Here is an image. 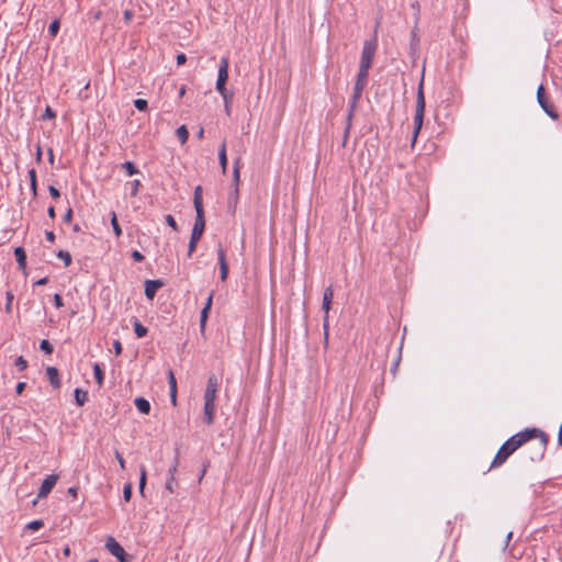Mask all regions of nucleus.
Segmentation results:
<instances>
[{
  "instance_id": "nucleus-1",
  "label": "nucleus",
  "mask_w": 562,
  "mask_h": 562,
  "mask_svg": "<svg viewBox=\"0 0 562 562\" xmlns=\"http://www.w3.org/2000/svg\"><path fill=\"white\" fill-rule=\"evenodd\" d=\"M535 434V430H527L517 432L514 436H512L509 439H507L499 450L497 451L496 456L494 457L491 465V469L498 468L503 465L506 460L520 447H522L525 443L530 441V436Z\"/></svg>"
},
{
  "instance_id": "nucleus-2",
  "label": "nucleus",
  "mask_w": 562,
  "mask_h": 562,
  "mask_svg": "<svg viewBox=\"0 0 562 562\" xmlns=\"http://www.w3.org/2000/svg\"><path fill=\"white\" fill-rule=\"evenodd\" d=\"M530 430H535V434L530 436V441L525 443L524 454L530 462H539L544 457L549 437L538 428H531Z\"/></svg>"
},
{
  "instance_id": "nucleus-3",
  "label": "nucleus",
  "mask_w": 562,
  "mask_h": 562,
  "mask_svg": "<svg viewBox=\"0 0 562 562\" xmlns=\"http://www.w3.org/2000/svg\"><path fill=\"white\" fill-rule=\"evenodd\" d=\"M425 113V97L423 90V80L419 83L417 90V100H416V111L414 117V132H413V143L416 140L417 135L422 128Z\"/></svg>"
},
{
  "instance_id": "nucleus-4",
  "label": "nucleus",
  "mask_w": 562,
  "mask_h": 562,
  "mask_svg": "<svg viewBox=\"0 0 562 562\" xmlns=\"http://www.w3.org/2000/svg\"><path fill=\"white\" fill-rule=\"evenodd\" d=\"M376 48H378L376 38L364 42L362 53H361L359 69L369 70L371 68Z\"/></svg>"
},
{
  "instance_id": "nucleus-5",
  "label": "nucleus",
  "mask_w": 562,
  "mask_h": 562,
  "mask_svg": "<svg viewBox=\"0 0 562 562\" xmlns=\"http://www.w3.org/2000/svg\"><path fill=\"white\" fill-rule=\"evenodd\" d=\"M228 67H229L228 58L222 57L220 60L218 76H217L216 87H215L220 94L229 93L225 87V85L228 80Z\"/></svg>"
},
{
  "instance_id": "nucleus-6",
  "label": "nucleus",
  "mask_w": 562,
  "mask_h": 562,
  "mask_svg": "<svg viewBox=\"0 0 562 562\" xmlns=\"http://www.w3.org/2000/svg\"><path fill=\"white\" fill-rule=\"evenodd\" d=\"M537 100L539 105L542 108V110L553 120H558L559 114L555 111L553 104L549 101L548 97L546 95L544 88L542 85L538 87L537 90Z\"/></svg>"
},
{
  "instance_id": "nucleus-7",
  "label": "nucleus",
  "mask_w": 562,
  "mask_h": 562,
  "mask_svg": "<svg viewBox=\"0 0 562 562\" xmlns=\"http://www.w3.org/2000/svg\"><path fill=\"white\" fill-rule=\"evenodd\" d=\"M105 548L117 560H120L121 562H124V560H125V550L123 549V547L113 537H109L106 539Z\"/></svg>"
},
{
  "instance_id": "nucleus-8",
  "label": "nucleus",
  "mask_w": 562,
  "mask_h": 562,
  "mask_svg": "<svg viewBox=\"0 0 562 562\" xmlns=\"http://www.w3.org/2000/svg\"><path fill=\"white\" fill-rule=\"evenodd\" d=\"M58 477L59 476L57 474L47 475L44 479V481L42 482V485H41L40 491L37 493V498H45V497H47L48 494L54 488V486L56 485V483L58 481Z\"/></svg>"
},
{
  "instance_id": "nucleus-9",
  "label": "nucleus",
  "mask_w": 562,
  "mask_h": 562,
  "mask_svg": "<svg viewBox=\"0 0 562 562\" xmlns=\"http://www.w3.org/2000/svg\"><path fill=\"white\" fill-rule=\"evenodd\" d=\"M333 297H334L333 288L331 286L326 288L324 291V294H323V304H322V308L325 312L324 324H323L325 330H327V327H328V313H329V310L331 306Z\"/></svg>"
},
{
  "instance_id": "nucleus-10",
  "label": "nucleus",
  "mask_w": 562,
  "mask_h": 562,
  "mask_svg": "<svg viewBox=\"0 0 562 562\" xmlns=\"http://www.w3.org/2000/svg\"><path fill=\"white\" fill-rule=\"evenodd\" d=\"M204 229H205L204 212H196L191 237L200 240L204 233Z\"/></svg>"
},
{
  "instance_id": "nucleus-11",
  "label": "nucleus",
  "mask_w": 562,
  "mask_h": 562,
  "mask_svg": "<svg viewBox=\"0 0 562 562\" xmlns=\"http://www.w3.org/2000/svg\"><path fill=\"white\" fill-rule=\"evenodd\" d=\"M218 266H220V278L221 281H226L228 276V263L226 260L225 250L220 246L217 248Z\"/></svg>"
},
{
  "instance_id": "nucleus-12",
  "label": "nucleus",
  "mask_w": 562,
  "mask_h": 562,
  "mask_svg": "<svg viewBox=\"0 0 562 562\" xmlns=\"http://www.w3.org/2000/svg\"><path fill=\"white\" fill-rule=\"evenodd\" d=\"M164 286V282L159 279L157 280H146L145 281V295L148 300H153L158 291V289Z\"/></svg>"
},
{
  "instance_id": "nucleus-13",
  "label": "nucleus",
  "mask_w": 562,
  "mask_h": 562,
  "mask_svg": "<svg viewBox=\"0 0 562 562\" xmlns=\"http://www.w3.org/2000/svg\"><path fill=\"white\" fill-rule=\"evenodd\" d=\"M215 411H216L215 403H204L202 422L205 425L211 426L214 423Z\"/></svg>"
},
{
  "instance_id": "nucleus-14",
  "label": "nucleus",
  "mask_w": 562,
  "mask_h": 562,
  "mask_svg": "<svg viewBox=\"0 0 562 562\" xmlns=\"http://www.w3.org/2000/svg\"><path fill=\"white\" fill-rule=\"evenodd\" d=\"M46 376L53 387H55V389L60 387L61 380L59 376V371L56 367H47L46 368Z\"/></svg>"
},
{
  "instance_id": "nucleus-15",
  "label": "nucleus",
  "mask_w": 562,
  "mask_h": 562,
  "mask_svg": "<svg viewBox=\"0 0 562 562\" xmlns=\"http://www.w3.org/2000/svg\"><path fill=\"white\" fill-rule=\"evenodd\" d=\"M212 302H213V292L210 293V295H209V297L206 300V303H205L204 307L201 311V316H200V327H201V330H204V328H205V323H206L207 315H209V312H210L211 306H212Z\"/></svg>"
},
{
  "instance_id": "nucleus-16",
  "label": "nucleus",
  "mask_w": 562,
  "mask_h": 562,
  "mask_svg": "<svg viewBox=\"0 0 562 562\" xmlns=\"http://www.w3.org/2000/svg\"><path fill=\"white\" fill-rule=\"evenodd\" d=\"M193 204L195 212H204L203 209V190L201 186L195 187L193 194Z\"/></svg>"
},
{
  "instance_id": "nucleus-17",
  "label": "nucleus",
  "mask_w": 562,
  "mask_h": 562,
  "mask_svg": "<svg viewBox=\"0 0 562 562\" xmlns=\"http://www.w3.org/2000/svg\"><path fill=\"white\" fill-rule=\"evenodd\" d=\"M369 77V70L359 69L356 83H355V90H364Z\"/></svg>"
},
{
  "instance_id": "nucleus-18",
  "label": "nucleus",
  "mask_w": 562,
  "mask_h": 562,
  "mask_svg": "<svg viewBox=\"0 0 562 562\" xmlns=\"http://www.w3.org/2000/svg\"><path fill=\"white\" fill-rule=\"evenodd\" d=\"M362 92H363L362 90H355L353 89L352 98H351L350 104H349L348 120H351V117L353 115V112L357 109L358 102L361 99Z\"/></svg>"
},
{
  "instance_id": "nucleus-19",
  "label": "nucleus",
  "mask_w": 562,
  "mask_h": 562,
  "mask_svg": "<svg viewBox=\"0 0 562 562\" xmlns=\"http://www.w3.org/2000/svg\"><path fill=\"white\" fill-rule=\"evenodd\" d=\"M240 166H241V159L238 157L234 161V169H233V181L235 184V198H237L238 194V183H239V176H240Z\"/></svg>"
},
{
  "instance_id": "nucleus-20",
  "label": "nucleus",
  "mask_w": 562,
  "mask_h": 562,
  "mask_svg": "<svg viewBox=\"0 0 562 562\" xmlns=\"http://www.w3.org/2000/svg\"><path fill=\"white\" fill-rule=\"evenodd\" d=\"M218 161L222 168V172L227 171V155H226V142L224 140L218 149Z\"/></svg>"
},
{
  "instance_id": "nucleus-21",
  "label": "nucleus",
  "mask_w": 562,
  "mask_h": 562,
  "mask_svg": "<svg viewBox=\"0 0 562 562\" xmlns=\"http://www.w3.org/2000/svg\"><path fill=\"white\" fill-rule=\"evenodd\" d=\"M134 403H135L136 408L142 414H145V415L149 414V412H150V403L146 398L137 397V398H135Z\"/></svg>"
},
{
  "instance_id": "nucleus-22",
  "label": "nucleus",
  "mask_w": 562,
  "mask_h": 562,
  "mask_svg": "<svg viewBox=\"0 0 562 562\" xmlns=\"http://www.w3.org/2000/svg\"><path fill=\"white\" fill-rule=\"evenodd\" d=\"M14 256L20 268L24 269L26 266V254L22 247L14 249Z\"/></svg>"
},
{
  "instance_id": "nucleus-23",
  "label": "nucleus",
  "mask_w": 562,
  "mask_h": 562,
  "mask_svg": "<svg viewBox=\"0 0 562 562\" xmlns=\"http://www.w3.org/2000/svg\"><path fill=\"white\" fill-rule=\"evenodd\" d=\"M220 384H221L220 379L215 374H211L207 379L205 390L217 393Z\"/></svg>"
},
{
  "instance_id": "nucleus-24",
  "label": "nucleus",
  "mask_w": 562,
  "mask_h": 562,
  "mask_svg": "<svg viewBox=\"0 0 562 562\" xmlns=\"http://www.w3.org/2000/svg\"><path fill=\"white\" fill-rule=\"evenodd\" d=\"M133 326H134L135 335H136L138 338H143V337H145V336L147 335V333H148L147 327H145L144 325H142L137 318H135V319L133 321Z\"/></svg>"
},
{
  "instance_id": "nucleus-25",
  "label": "nucleus",
  "mask_w": 562,
  "mask_h": 562,
  "mask_svg": "<svg viewBox=\"0 0 562 562\" xmlns=\"http://www.w3.org/2000/svg\"><path fill=\"white\" fill-rule=\"evenodd\" d=\"M93 376H94L95 382L98 383V385L102 386L103 385V381H104V372L101 369L99 363H94L93 364Z\"/></svg>"
},
{
  "instance_id": "nucleus-26",
  "label": "nucleus",
  "mask_w": 562,
  "mask_h": 562,
  "mask_svg": "<svg viewBox=\"0 0 562 562\" xmlns=\"http://www.w3.org/2000/svg\"><path fill=\"white\" fill-rule=\"evenodd\" d=\"M75 400L78 406H82L88 401V392L81 389H76Z\"/></svg>"
},
{
  "instance_id": "nucleus-27",
  "label": "nucleus",
  "mask_w": 562,
  "mask_h": 562,
  "mask_svg": "<svg viewBox=\"0 0 562 562\" xmlns=\"http://www.w3.org/2000/svg\"><path fill=\"white\" fill-rule=\"evenodd\" d=\"M29 177H30V186L33 193V196L35 198L37 195V181H36V171L34 168L29 170Z\"/></svg>"
},
{
  "instance_id": "nucleus-28",
  "label": "nucleus",
  "mask_w": 562,
  "mask_h": 562,
  "mask_svg": "<svg viewBox=\"0 0 562 562\" xmlns=\"http://www.w3.org/2000/svg\"><path fill=\"white\" fill-rule=\"evenodd\" d=\"M176 135L181 142V144H186L189 138V132L186 127V125H181L176 130Z\"/></svg>"
},
{
  "instance_id": "nucleus-29",
  "label": "nucleus",
  "mask_w": 562,
  "mask_h": 562,
  "mask_svg": "<svg viewBox=\"0 0 562 562\" xmlns=\"http://www.w3.org/2000/svg\"><path fill=\"white\" fill-rule=\"evenodd\" d=\"M111 225H112V227H113V232H114L115 236H116L117 238H119V237H121V235H122V228H121V226H120V224H119V222H117V217H116L115 212H112V213H111Z\"/></svg>"
},
{
  "instance_id": "nucleus-30",
  "label": "nucleus",
  "mask_w": 562,
  "mask_h": 562,
  "mask_svg": "<svg viewBox=\"0 0 562 562\" xmlns=\"http://www.w3.org/2000/svg\"><path fill=\"white\" fill-rule=\"evenodd\" d=\"M57 257L64 261L65 267L70 266L72 258L69 251L59 250Z\"/></svg>"
},
{
  "instance_id": "nucleus-31",
  "label": "nucleus",
  "mask_w": 562,
  "mask_h": 562,
  "mask_svg": "<svg viewBox=\"0 0 562 562\" xmlns=\"http://www.w3.org/2000/svg\"><path fill=\"white\" fill-rule=\"evenodd\" d=\"M122 167L125 169L128 176H134L139 172L137 167L132 161H125Z\"/></svg>"
},
{
  "instance_id": "nucleus-32",
  "label": "nucleus",
  "mask_w": 562,
  "mask_h": 562,
  "mask_svg": "<svg viewBox=\"0 0 562 562\" xmlns=\"http://www.w3.org/2000/svg\"><path fill=\"white\" fill-rule=\"evenodd\" d=\"M221 95L224 100L225 111H226L227 115H229L231 114V105L233 102V93L229 92V93H225V94H221Z\"/></svg>"
},
{
  "instance_id": "nucleus-33",
  "label": "nucleus",
  "mask_w": 562,
  "mask_h": 562,
  "mask_svg": "<svg viewBox=\"0 0 562 562\" xmlns=\"http://www.w3.org/2000/svg\"><path fill=\"white\" fill-rule=\"evenodd\" d=\"M60 29V22L59 20H54L49 26H48V34L52 36V37H55L58 33Z\"/></svg>"
},
{
  "instance_id": "nucleus-34",
  "label": "nucleus",
  "mask_w": 562,
  "mask_h": 562,
  "mask_svg": "<svg viewBox=\"0 0 562 562\" xmlns=\"http://www.w3.org/2000/svg\"><path fill=\"white\" fill-rule=\"evenodd\" d=\"M168 384H169V392L177 391V380L172 372V370H169L168 372Z\"/></svg>"
},
{
  "instance_id": "nucleus-35",
  "label": "nucleus",
  "mask_w": 562,
  "mask_h": 562,
  "mask_svg": "<svg viewBox=\"0 0 562 562\" xmlns=\"http://www.w3.org/2000/svg\"><path fill=\"white\" fill-rule=\"evenodd\" d=\"M40 348L42 351H44L47 355H50L54 351L53 345L46 339L41 341Z\"/></svg>"
},
{
  "instance_id": "nucleus-36",
  "label": "nucleus",
  "mask_w": 562,
  "mask_h": 562,
  "mask_svg": "<svg viewBox=\"0 0 562 562\" xmlns=\"http://www.w3.org/2000/svg\"><path fill=\"white\" fill-rule=\"evenodd\" d=\"M43 526H44L43 520H41V519H36V520H33V521H30V522L25 526V529H29V530H38V529H41Z\"/></svg>"
},
{
  "instance_id": "nucleus-37",
  "label": "nucleus",
  "mask_w": 562,
  "mask_h": 562,
  "mask_svg": "<svg viewBox=\"0 0 562 562\" xmlns=\"http://www.w3.org/2000/svg\"><path fill=\"white\" fill-rule=\"evenodd\" d=\"M203 398L204 403H215L217 398V393L205 390Z\"/></svg>"
},
{
  "instance_id": "nucleus-38",
  "label": "nucleus",
  "mask_w": 562,
  "mask_h": 562,
  "mask_svg": "<svg viewBox=\"0 0 562 562\" xmlns=\"http://www.w3.org/2000/svg\"><path fill=\"white\" fill-rule=\"evenodd\" d=\"M134 106L138 110V111H146L147 108H148V103L145 99H136L134 101Z\"/></svg>"
},
{
  "instance_id": "nucleus-39",
  "label": "nucleus",
  "mask_w": 562,
  "mask_h": 562,
  "mask_svg": "<svg viewBox=\"0 0 562 562\" xmlns=\"http://www.w3.org/2000/svg\"><path fill=\"white\" fill-rule=\"evenodd\" d=\"M14 364L20 371H24L27 368V361L22 356L15 359Z\"/></svg>"
},
{
  "instance_id": "nucleus-40",
  "label": "nucleus",
  "mask_w": 562,
  "mask_h": 562,
  "mask_svg": "<svg viewBox=\"0 0 562 562\" xmlns=\"http://www.w3.org/2000/svg\"><path fill=\"white\" fill-rule=\"evenodd\" d=\"M199 239L190 237L189 246H188V257H191L196 249V245Z\"/></svg>"
},
{
  "instance_id": "nucleus-41",
  "label": "nucleus",
  "mask_w": 562,
  "mask_h": 562,
  "mask_svg": "<svg viewBox=\"0 0 562 562\" xmlns=\"http://www.w3.org/2000/svg\"><path fill=\"white\" fill-rule=\"evenodd\" d=\"M131 497H132V485L130 483H127L124 485V488H123V498L125 502H130Z\"/></svg>"
},
{
  "instance_id": "nucleus-42",
  "label": "nucleus",
  "mask_w": 562,
  "mask_h": 562,
  "mask_svg": "<svg viewBox=\"0 0 562 562\" xmlns=\"http://www.w3.org/2000/svg\"><path fill=\"white\" fill-rule=\"evenodd\" d=\"M145 484H146V469L144 467H142V469H140V477H139V491H140V493H143Z\"/></svg>"
},
{
  "instance_id": "nucleus-43",
  "label": "nucleus",
  "mask_w": 562,
  "mask_h": 562,
  "mask_svg": "<svg viewBox=\"0 0 562 562\" xmlns=\"http://www.w3.org/2000/svg\"><path fill=\"white\" fill-rule=\"evenodd\" d=\"M5 299H7L5 311L8 313H10L11 312L12 302H13V299H14L13 293L11 291H8L7 295H5Z\"/></svg>"
},
{
  "instance_id": "nucleus-44",
  "label": "nucleus",
  "mask_w": 562,
  "mask_h": 562,
  "mask_svg": "<svg viewBox=\"0 0 562 562\" xmlns=\"http://www.w3.org/2000/svg\"><path fill=\"white\" fill-rule=\"evenodd\" d=\"M132 188H131V195L132 196H136L138 194V190H139V187H140V181L139 180H134L132 181Z\"/></svg>"
},
{
  "instance_id": "nucleus-45",
  "label": "nucleus",
  "mask_w": 562,
  "mask_h": 562,
  "mask_svg": "<svg viewBox=\"0 0 562 562\" xmlns=\"http://www.w3.org/2000/svg\"><path fill=\"white\" fill-rule=\"evenodd\" d=\"M166 222L173 231H178V225L172 215H166Z\"/></svg>"
},
{
  "instance_id": "nucleus-46",
  "label": "nucleus",
  "mask_w": 562,
  "mask_h": 562,
  "mask_svg": "<svg viewBox=\"0 0 562 562\" xmlns=\"http://www.w3.org/2000/svg\"><path fill=\"white\" fill-rule=\"evenodd\" d=\"M133 16H134V13L132 10H125L124 13H123V19H124V22L126 24L131 23V21L133 20Z\"/></svg>"
},
{
  "instance_id": "nucleus-47",
  "label": "nucleus",
  "mask_w": 562,
  "mask_h": 562,
  "mask_svg": "<svg viewBox=\"0 0 562 562\" xmlns=\"http://www.w3.org/2000/svg\"><path fill=\"white\" fill-rule=\"evenodd\" d=\"M114 454H115L116 460L120 463L121 469L124 470L125 469V460H124L123 456L121 454V452L119 450H115Z\"/></svg>"
},
{
  "instance_id": "nucleus-48",
  "label": "nucleus",
  "mask_w": 562,
  "mask_h": 562,
  "mask_svg": "<svg viewBox=\"0 0 562 562\" xmlns=\"http://www.w3.org/2000/svg\"><path fill=\"white\" fill-rule=\"evenodd\" d=\"M48 191L54 199H58L60 196L59 190L54 186H49Z\"/></svg>"
},
{
  "instance_id": "nucleus-49",
  "label": "nucleus",
  "mask_w": 562,
  "mask_h": 562,
  "mask_svg": "<svg viewBox=\"0 0 562 562\" xmlns=\"http://www.w3.org/2000/svg\"><path fill=\"white\" fill-rule=\"evenodd\" d=\"M55 116H56V113L49 106H47L43 117L44 119H54Z\"/></svg>"
},
{
  "instance_id": "nucleus-50",
  "label": "nucleus",
  "mask_w": 562,
  "mask_h": 562,
  "mask_svg": "<svg viewBox=\"0 0 562 562\" xmlns=\"http://www.w3.org/2000/svg\"><path fill=\"white\" fill-rule=\"evenodd\" d=\"M113 348H114L115 355L119 356L122 353L123 348H122V344L119 340H114Z\"/></svg>"
},
{
  "instance_id": "nucleus-51",
  "label": "nucleus",
  "mask_w": 562,
  "mask_h": 562,
  "mask_svg": "<svg viewBox=\"0 0 562 562\" xmlns=\"http://www.w3.org/2000/svg\"><path fill=\"white\" fill-rule=\"evenodd\" d=\"M132 258L137 261V262H140L144 260V256L138 251V250H134L132 252Z\"/></svg>"
},
{
  "instance_id": "nucleus-52",
  "label": "nucleus",
  "mask_w": 562,
  "mask_h": 562,
  "mask_svg": "<svg viewBox=\"0 0 562 562\" xmlns=\"http://www.w3.org/2000/svg\"><path fill=\"white\" fill-rule=\"evenodd\" d=\"M54 304L57 308H59L64 305L63 297L59 294L54 295Z\"/></svg>"
},
{
  "instance_id": "nucleus-53",
  "label": "nucleus",
  "mask_w": 562,
  "mask_h": 562,
  "mask_svg": "<svg viewBox=\"0 0 562 562\" xmlns=\"http://www.w3.org/2000/svg\"><path fill=\"white\" fill-rule=\"evenodd\" d=\"M177 465H178V459H176L175 464L169 469V476L171 477V481H175V474L177 472Z\"/></svg>"
},
{
  "instance_id": "nucleus-54",
  "label": "nucleus",
  "mask_w": 562,
  "mask_h": 562,
  "mask_svg": "<svg viewBox=\"0 0 562 562\" xmlns=\"http://www.w3.org/2000/svg\"><path fill=\"white\" fill-rule=\"evenodd\" d=\"M72 218V210L69 207L64 215V222L69 223Z\"/></svg>"
},
{
  "instance_id": "nucleus-55",
  "label": "nucleus",
  "mask_w": 562,
  "mask_h": 562,
  "mask_svg": "<svg viewBox=\"0 0 562 562\" xmlns=\"http://www.w3.org/2000/svg\"><path fill=\"white\" fill-rule=\"evenodd\" d=\"M25 386H26L25 382H19L16 384V387H15L16 393L18 394H22V392L24 391Z\"/></svg>"
},
{
  "instance_id": "nucleus-56",
  "label": "nucleus",
  "mask_w": 562,
  "mask_h": 562,
  "mask_svg": "<svg viewBox=\"0 0 562 562\" xmlns=\"http://www.w3.org/2000/svg\"><path fill=\"white\" fill-rule=\"evenodd\" d=\"M186 60H187V57H186V55H184V54H179V55L177 56V64H178V65H183V64L186 63Z\"/></svg>"
},
{
  "instance_id": "nucleus-57",
  "label": "nucleus",
  "mask_w": 562,
  "mask_h": 562,
  "mask_svg": "<svg viewBox=\"0 0 562 562\" xmlns=\"http://www.w3.org/2000/svg\"><path fill=\"white\" fill-rule=\"evenodd\" d=\"M173 482L171 481V477L166 482V490H168L170 493H173Z\"/></svg>"
},
{
  "instance_id": "nucleus-58",
  "label": "nucleus",
  "mask_w": 562,
  "mask_h": 562,
  "mask_svg": "<svg viewBox=\"0 0 562 562\" xmlns=\"http://www.w3.org/2000/svg\"><path fill=\"white\" fill-rule=\"evenodd\" d=\"M45 236H46V239H47L48 241L54 243V240H55V234H54L53 232H50V231L46 232V233H45Z\"/></svg>"
},
{
  "instance_id": "nucleus-59",
  "label": "nucleus",
  "mask_w": 562,
  "mask_h": 562,
  "mask_svg": "<svg viewBox=\"0 0 562 562\" xmlns=\"http://www.w3.org/2000/svg\"><path fill=\"white\" fill-rule=\"evenodd\" d=\"M170 401L173 406L177 405V391L170 392Z\"/></svg>"
},
{
  "instance_id": "nucleus-60",
  "label": "nucleus",
  "mask_w": 562,
  "mask_h": 562,
  "mask_svg": "<svg viewBox=\"0 0 562 562\" xmlns=\"http://www.w3.org/2000/svg\"><path fill=\"white\" fill-rule=\"evenodd\" d=\"M41 159H42V148H41L40 145H37V147H36V160H37V162H40Z\"/></svg>"
},
{
  "instance_id": "nucleus-61",
  "label": "nucleus",
  "mask_w": 562,
  "mask_h": 562,
  "mask_svg": "<svg viewBox=\"0 0 562 562\" xmlns=\"http://www.w3.org/2000/svg\"><path fill=\"white\" fill-rule=\"evenodd\" d=\"M47 214L50 218H55L56 216V213H55V209L54 206H49L48 210H47Z\"/></svg>"
},
{
  "instance_id": "nucleus-62",
  "label": "nucleus",
  "mask_w": 562,
  "mask_h": 562,
  "mask_svg": "<svg viewBox=\"0 0 562 562\" xmlns=\"http://www.w3.org/2000/svg\"><path fill=\"white\" fill-rule=\"evenodd\" d=\"M68 494H70L72 497H77V494H78L77 487H69Z\"/></svg>"
},
{
  "instance_id": "nucleus-63",
  "label": "nucleus",
  "mask_w": 562,
  "mask_h": 562,
  "mask_svg": "<svg viewBox=\"0 0 562 562\" xmlns=\"http://www.w3.org/2000/svg\"><path fill=\"white\" fill-rule=\"evenodd\" d=\"M47 281H48V279L45 277V278H42L38 281H36L35 284L36 285H43V284H46Z\"/></svg>"
},
{
  "instance_id": "nucleus-64",
  "label": "nucleus",
  "mask_w": 562,
  "mask_h": 562,
  "mask_svg": "<svg viewBox=\"0 0 562 562\" xmlns=\"http://www.w3.org/2000/svg\"><path fill=\"white\" fill-rule=\"evenodd\" d=\"M48 160L50 164L54 162V153L52 148L48 149Z\"/></svg>"
}]
</instances>
